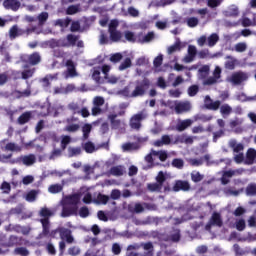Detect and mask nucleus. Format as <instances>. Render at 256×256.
<instances>
[{"label":"nucleus","instance_id":"obj_17","mask_svg":"<svg viewBox=\"0 0 256 256\" xmlns=\"http://www.w3.org/2000/svg\"><path fill=\"white\" fill-rule=\"evenodd\" d=\"M60 238L66 240L67 243H73L75 241L73 235H71V230L68 228L60 227Z\"/></svg>","mask_w":256,"mask_h":256},{"label":"nucleus","instance_id":"obj_7","mask_svg":"<svg viewBox=\"0 0 256 256\" xmlns=\"http://www.w3.org/2000/svg\"><path fill=\"white\" fill-rule=\"evenodd\" d=\"M79 211V206H70L67 204H63L62 206V212L61 217H71L73 215H77V212Z\"/></svg>","mask_w":256,"mask_h":256},{"label":"nucleus","instance_id":"obj_1","mask_svg":"<svg viewBox=\"0 0 256 256\" xmlns=\"http://www.w3.org/2000/svg\"><path fill=\"white\" fill-rule=\"evenodd\" d=\"M149 87H151V80H149V78H144L142 80L135 81L134 90L130 94L129 88H124L123 93L126 97H131L132 99L145 97L147 91H149Z\"/></svg>","mask_w":256,"mask_h":256},{"label":"nucleus","instance_id":"obj_26","mask_svg":"<svg viewBox=\"0 0 256 256\" xmlns=\"http://www.w3.org/2000/svg\"><path fill=\"white\" fill-rule=\"evenodd\" d=\"M229 147L230 149H233L234 153H241V151L245 149L241 143L237 144V140L235 139L230 140Z\"/></svg>","mask_w":256,"mask_h":256},{"label":"nucleus","instance_id":"obj_20","mask_svg":"<svg viewBox=\"0 0 256 256\" xmlns=\"http://www.w3.org/2000/svg\"><path fill=\"white\" fill-rule=\"evenodd\" d=\"M256 161V150L253 148H249L246 153V164L253 165Z\"/></svg>","mask_w":256,"mask_h":256},{"label":"nucleus","instance_id":"obj_28","mask_svg":"<svg viewBox=\"0 0 256 256\" xmlns=\"http://www.w3.org/2000/svg\"><path fill=\"white\" fill-rule=\"evenodd\" d=\"M219 43V35L217 33H212L207 38V45L208 47H215Z\"/></svg>","mask_w":256,"mask_h":256},{"label":"nucleus","instance_id":"obj_22","mask_svg":"<svg viewBox=\"0 0 256 256\" xmlns=\"http://www.w3.org/2000/svg\"><path fill=\"white\" fill-rule=\"evenodd\" d=\"M31 117L32 114L30 111L22 113L17 119L18 125H25L26 123H29V121H31Z\"/></svg>","mask_w":256,"mask_h":256},{"label":"nucleus","instance_id":"obj_58","mask_svg":"<svg viewBox=\"0 0 256 256\" xmlns=\"http://www.w3.org/2000/svg\"><path fill=\"white\" fill-rule=\"evenodd\" d=\"M97 203H101L102 205H107V203H109V196L101 193L98 194Z\"/></svg>","mask_w":256,"mask_h":256},{"label":"nucleus","instance_id":"obj_11","mask_svg":"<svg viewBox=\"0 0 256 256\" xmlns=\"http://www.w3.org/2000/svg\"><path fill=\"white\" fill-rule=\"evenodd\" d=\"M197 57V47L193 45L188 46L187 55L183 58L184 63H193Z\"/></svg>","mask_w":256,"mask_h":256},{"label":"nucleus","instance_id":"obj_64","mask_svg":"<svg viewBox=\"0 0 256 256\" xmlns=\"http://www.w3.org/2000/svg\"><path fill=\"white\" fill-rule=\"evenodd\" d=\"M144 251L145 252L143 254L136 252L132 256H153V251H155V248L150 249V250H144Z\"/></svg>","mask_w":256,"mask_h":256},{"label":"nucleus","instance_id":"obj_14","mask_svg":"<svg viewBox=\"0 0 256 256\" xmlns=\"http://www.w3.org/2000/svg\"><path fill=\"white\" fill-rule=\"evenodd\" d=\"M3 7L11 9V11H19L21 8V2L19 0H4Z\"/></svg>","mask_w":256,"mask_h":256},{"label":"nucleus","instance_id":"obj_2","mask_svg":"<svg viewBox=\"0 0 256 256\" xmlns=\"http://www.w3.org/2000/svg\"><path fill=\"white\" fill-rule=\"evenodd\" d=\"M153 157H158L159 161L162 163H165L167 159H169V154L166 150H154L152 149L149 154H147L144 158V161L147 163V166L145 169H153V167H159L161 163L155 162V159Z\"/></svg>","mask_w":256,"mask_h":256},{"label":"nucleus","instance_id":"obj_54","mask_svg":"<svg viewBox=\"0 0 256 256\" xmlns=\"http://www.w3.org/2000/svg\"><path fill=\"white\" fill-rule=\"evenodd\" d=\"M227 59H231L225 62V69H229V71H233L235 69V60L231 56H227Z\"/></svg>","mask_w":256,"mask_h":256},{"label":"nucleus","instance_id":"obj_3","mask_svg":"<svg viewBox=\"0 0 256 256\" xmlns=\"http://www.w3.org/2000/svg\"><path fill=\"white\" fill-rule=\"evenodd\" d=\"M53 215H55V213L47 207H43L39 211V217H41L40 223L42 225V235H44V237H49V229H51L50 219L53 217Z\"/></svg>","mask_w":256,"mask_h":256},{"label":"nucleus","instance_id":"obj_34","mask_svg":"<svg viewBox=\"0 0 256 256\" xmlns=\"http://www.w3.org/2000/svg\"><path fill=\"white\" fill-rule=\"evenodd\" d=\"M15 95H16L17 99H21V97H31V88L28 87L24 91L16 90Z\"/></svg>","mask_w":256,"mask_h":256},{"label":"nucleus","instance_id":"obj_42","mask_svg":"<svg viewBox=\"0 0 256 256\" xmlns=\"http://www.w3.org/2000/svg\"><path fill=\"white\" fill-rule=\"evenodd\" d=\"M68 155L69 157H77V155H81V147H69Z\"/></svg>","mask_w":256,"mask_h":256},{"label":"nucleus","instance_id":"obj_53","mask_svg":"<svg viewBox=\"0 0 256 256\" xmlns=\"http://www.w3.org/2000/svg\"><path fill=\"white\" fill-rule=\"evenodd\" d=\"M237 231H245L247 224L245 223V219H239L235 222Z\"/></svg>","mask_w":256,"mask_h":256},{"label":"nucleus","instance_id":"obj_44","mask_svg":"<svg viewBox=\"0 0 256 256\" xmlns=\"http://www.w3.org/2000/svg\"><path fill=\"white\" fill-rule=\"evenodd\" d=\"M185 165V162L181 158H174L172 160V167H175L176 169H183Z\"/></svg>","mask_w":256,"mask_h":256},{"label":"nucleus","instance_id":"obj_59","mask_svg":"<svg viewBox=\"0 0 256 256\" xmlns=\"http://www.w3.org/2000/svg\"><path fill=\"white\" fill-rule=\"evenodd\" d=\"M49 19V13L42 12L38 15L39 25H45V22Z\"/></svg>","mask_w":256,"mask_h":256},{"label":"nucleus","instance_id":"obj_23","mask_svg":"<svg viewBox=\"0 0 256 256\" xmlns=\"http://www.w3.org/2000/svg\"><path fill=\"white\" fill-rule=\"evenodd\" d=\"M66 67L69 77H77V70L75 69V63L73 60H67Z\"/></svg>","mask_w":256,"mask_h":256},{"label":"nucleus","instance_id":"obj_55","mask_svg":"<svg viewBox=\"0 0 256 256\" xmlns=\"http://www.w3.org/2000/svg\"><path fill=\"white\" fill-rule=\"evenodd\" d=\"M223 3V0H207V7H210V9H215L219 7Z\"/></svg>","mask_w":256,"mask_h":256},{"label":"nucleus","instance_id":"obj_4","mask_svg":"<svg viewBox=\"0 0 256 256\" xmlns=\"http://www.w3.org/2000/svg\"><path fill=\"white\" fill-rule=\"evenodd\" d=\"M117 27H119V20H111L108 25V33L110 35V40H112L113 43H119V41H122L123 39V33L117 30Z\"/></svg>","mask_w":256,"mask_h":256},{"label":"nucleus","instance_id":"obj_49","mask_svg":"<svg viewBox=\"0 0 256 256\" xmlns=\"http://www.w3.org/2000/svg\"><path fill=\"white\" fill-rule=\"evenodd\" d=\"M68 109L69 111H72L73 115H79V111H80L79 104L72 102L68 104Z\"/></svg>","mask_w":256,"mask_h":256},{"label":"nucleus","instance_id":"obj_18","mask_svg":"<svg viewBox=\"0 0 256 256\" xmlns=\"http://www.w3.org/2000/svg\"><path fill=\"white\" fill-rule=\"evenodd\" d=\"M209 224L216 227H223V219H221V214L214 212L210 218Z\"/></svg>","mask_w":256,"mask_h":256},{"label":"nucleus","instance_id":"obj_61","mask_svg":"<svg viewBox=\"0 0 256 256\" xmlns=\"http://www.w3.org/2000/svg\"><path fill=\"white\" fill-rule=\"evenodd\" d=\"M131 67V58H126L119 66V71H125Z\"/></svg>","mask_w":256,"mask_h":256},{"label":"nucleus","instance_id":"obj_6","mask_svg":"<svg viewBox=\"0 0 256 256\" xmlns=\"http://www.w3.org/2000/svg\"><path fill=\"white\" fill-rule=\"evenodd\" d=\"M172 191H174V193H179V191H191V184H189L187 180H176Z\"/></svg>","mask_w":256,"mask_h":256},{"label":"nucleus","instance_id":"obj_60","mask_svg":"<svg viewBox=\"0 0 256 256\" xmlns=\"http://www.w3.org/2000/svg\"><path fill=\"white\" fill-rule=\"evenodd\" d=\"M69 143H71V136H64L60 144L62 151H65V149H67V145H69Z\"/></svg>","mask_w":256,"mask_h":256},{"label":"nucleus","instance_id":"obj_48","mask_svg":"<svg viewBox=\"0 0 256 256\" xmlns=\"http://www.w3.org/2000/svg\"><path fill=\"white\" fill-rule=\"evenodd\" d=\"M83 149L86 153H93L95 151V144H93L91 141H88L83 145Z\"/></svg>","mask_w":256,"mask_h":256},{"label":"nucleus","instance_id":"obj_52","mask_svg":"<svg viewBox=\"0 0 256 256\" xmlns=\"http://www.w3.org/2000/svg\"><path fill=\"white\" fill-rule=\"evenodd\" d=\"M197 93H199V86L198 85L194 84V85H191L188 88L189 97H195V95H197Z\"/></svg>","mask_w":256,"mask_h":256},{"label":"nucleus","instance_id":"obj_12","mask_svg":"<svg viewBox=\"0 0 256 256\" xmlns=\"http://www.w3.org/2000/svg\"><path fill=\"white\" fill-rule=\"evenodd\" d=\"M230 81L234 85H241V83H243V81H247V74L243 73V72H236V73L232 74Z\"/></svg>","mask_w":256,"mask_h":256},{"label":"nucleus","instance_id":"obj_8","mask_svg":"<svg viewBox=\"0 0 256 256\" xmlns=\"http://www.w3.org/2000/svg\"><path fill=\"white\" fill-rule=\"evenodd\" d=\"M143 119H145L143 113L133 115L130 119L131 129H136V131H139V129H141V121H143Z\"/></svg>","mask_w":256,"mask_h":256},{"label":"nucleus","instance_id":"obj_40","mask_svg":"<svg viewBox=\"0 0 256 256\" xmlns=\"http://www.w3.org/2000/svg\"><path fill=\"white\" fill-rule=\"evenodd\" d=\"M91 129H93L91 124H84V126L82 127L83 139H89Z\"/></svg>","mask_w":256,"mask_h":256},{"label":"nucleus","instance_id":"obj_37","mask_svg":"<svg viewBox=\"0 0 256 256\" xmlns=\"http://www.w3.org/2000/svg\"><path fill=\"white\" fill-rule=\"evenodd\" d=\"M147 189H148V191L161 193V189H163V186H160V184H158V182L150 183L147 185Z\"/></svg>","mask_w":256,"mask_h":256},{"label":"nucleus","instance_id":"obj_30","mask_svg":"<svg viewBox=\"0 0 256 256\" xmlns=\"http://www.w3.org/2000/svg\"><path fill=\"white\" fill-rule=\"evenodd\" d=\"M220 113L224 117H229V115L233 113V108L229 106V104H223L222 106H220Z\"/></svg>","mask_w":256,"mask_h":256},{"label":"nucleus","instance_id":"obj_47","mask_svg":"<svg viewBox=\"0 0 256 256\" xmlns=\"http://www.w3.org/2000/svg\"><path fill=\"white\" fill-rule=\"evenodd\" d=\"M37 199V191L36 190H31L26 194V201L29 203H33Z\"/></svg>","mask_w":256,"mask_h":256},{"label":"nucleus","instance_id":"obj_24","mask_svg":"<svg viewBox=\"0 0 256 256\" xmlns=\"http://www.w3.org/2000/svg\"><path fill=\"white\" fill-rule=\"evenodd\" d=\"M225 17H237L239 15V7L236 5H231L228 9L224 12Z\"/></svg>","mask_w":256,"mask_h":256},{"label":"nucleus","instance_id":"obj_41","mask_svg":"<svg viewBox=\"0 0 256 256\" xmlns=\"http://www.w3.org/2000/svg\"><path fill=\"white\" fill-rule=\"evenodd\" d=\"M15 255L29 256V250L26 247H17L14 249Z\"/></svg>","mask_w":256,"mask_h":256},{"label":"nucleus","instance_id":"obj_63","mask_svg":"<svg viewBox=\"0 0 256 256\" xmlns=\"http://www.w3.org/2000/svg\"><path fill=\"white\" fill-rule=\"evenodd\" d=\"M53 57H56V59H63V57H65V51H63L62 49H54L53 50Z\"/></svg>","mask_w":256,"mask_h":256},{"label":"nucleus","instance_id":"obj_25","mask_svg":"<svg viewBox=\"0 0 256 256\" xmlns=\"http://www.w3.org/2000/svg\"><path fill=\"white\" fill-rule=\"evenodd\" d=\"M28 63L30 65H39L41 63V55L39 52H34L28 56Z\"/></svg>","mask_w":256,"mask_h":256},{"label":"nucleus","instance_id":"obj_31","mask_svg":"<svg viewBox=\"0 0 256 256\" xmlns=\"http://www.w3.org/2000/svg\"><path fill=\"white\" fill-rule=\"evenodd\" d=\"M168 55H173L176 51H181V40H177L173 45L168 47Z\"/></svg>","mask_w":256,"mask_h":256},{"label":"nucleus","instance_id":"obj_21","mask_svg":"<svg viewBox=\"0 0 256 256\" xmlns=\"http://www.w3.org/2000/svg\"><path fill=\"white\" fill-rule=\"evenodd\" d=\"M108 119L111 123V129L117 130L121 129V120L117 119V114H110Z\"/></svg>","mask_w":256,"mask_h":256},{"label":"nucleus","instance_id":"obj_43","mask_svg":"<svg viewBox=\"0 0 256 256\" xmlns=\"http://www.w3.org/2000/svg\"><path fill=\"white\" fill-rule=\"evenodd\" d=\"M205 176H203L200 172H192L191 173V181L193 183H201V180L204 179Z\"/></svg>","mask_w":256,"mask_h":256},{"label":"nucleus","instance_id":"obj_19","mask_svg":"<svg viewBox=\"0 0 256 256\" xmlns=\"http://www.w3.org/2000/svg\"><path fill=\"white\" fill-rule=\"evenodd\" d=\"M191 125H193V120L191 119H185V120L179 121L176 124V131L183 132L185 131V129H189Z\"/></svg>","mask_w":256,"mask_h":256},{"label":"nucleus","instance_id":"obj_51","mask_svg":"<svg viewBox=\"0 0 256 256\" xmlns=\"http://www.w3.org/2000/svg\"><path fill=\"white\" fill-rule=\"evenodd\" d=\"M186 23L188 27L194 28L197 27V25H199V19L197 17H190L186 20Z\"/></svg>","mask_w":256,"mask_h":256},{"label":"nucleus","instance_id":"obj_62","mask_svg":"<svg viewBox=\"0 0 256 256\" xmlns=\"http://www.w3.org/2000/svg\"><path fill=\"white\" fill-rule=\"evenodd\" d=\"M48 191L50 193H61V191H63V187L59 184H53L49 187Z\"/></svg>","mask_w":256,"mask_h":256},{"label":"nucleus","instance_id":"obj_38","mask_svg":"<svg viewBox=\"0 0 256 256\" xmlns=\"http://www.w3.org/2000/svg\"><path fill=\"white\" fill-rule=\"evenodd\" d=\"M33 75H35V68L24 70L21 73V77L24 80L31 79Z\"/></svg>","mask_w":256,"mask_h":256},{"label":"nucleus","instance_id":"obj_33","mask_svg":"<svg viewBox=\"0 0 256 256\" xmlns=\"http://www.w3.org/2000/svg\"><path fill=\"white\" fill-rule=\"evenodd\" d=\"M110 174L114 175V177H121V175H123V166H113L110 169Z\"/></svg>","mask_w":256,"mask_h":256},{"label":"nucleus","instance_id":"obj_46","mask_svg":"<svg viewBox=\"0 0 256 256\" xmlns=\"http://www.w3.org/2000/svg\"><path fill=\"white\" fill-rule=\"evenodd\" d=\"M165 181H167V177H165L163 171H160L156 176V183L160 185V187H163V183H165Z\"/></svg>","mask_w":256,"mask_h":256},{"label":"nucleus","instance_id":"obj_16","mask_svg":"<svg viewBox=\"0 0 256 256\" xmlns=\"http://www.w3.org/2000/svg\"><path fill=\"white\" fill-rule=\"evenodd\" d=\"M191 111V103L190 102H180L175 105V112L178 115H181V113H187Z\"/></svg>","mask_w":256,"mask_h":256},{"label":"nucleus","instance_id":"obj_29","mask_svg":"<svg viewBox=\"0 0 256 256\" xmlns=\"http://www.w3.org/2000/svg\"><path fill=\"white\" fill-rule=\"evenodd\" d=\"M81 36L79 35H74V34H68L66 36V41L69 45V47H75L77 45L78 39H80Z\"/></svg>","mask_w":256,"mask_h":256},{"label":"nucleus","instance_id":"obj_36","mask_svg":"<svg viewBox=\"0 0 256 256\" xmlns=\"http://www.w3.org/2000/svg\"><path fill=\"white\" fill-rule=\"evenodd\" d=\"M56 25L62 28L69 27V25H71V18L67 17L65 19H58L56 20Z\"/></svg>","mask_w":256,"mask_h":256},{"label":"nucleus","instance_id":"obj_57","mask_svg":"<svg viewBox=\"0 0 256 256\" xmlns=\"http://www.w3.org/2000/svg\"><path fill=\"white\" fill-rule=\"evenodd\" d=\"M79 13V7L77 5H70L66 9V15H75Z\"/></svg>","mask_w":256,"mask_h":256},{"label":"nucleus","instance_id":"obj_39","mask_svg":"<svg viewBox=\"0 0 256 256\" xmlns=\"http://www.w3.org/2000/svg\"><path fill=\"white\" fill-rule=\"evenodd\" d=\"M20 239L15 236L11 235L7 241V247H15L16 245H19Z\"/></svg>","mask_w":256,"mask_h":256},{"label":"nucleus","instance_id":"obj_5","mask_svg":"<svg viewBox=\"0 0 256 256\" xmlns=\"http://www.w3.org/2000/svg\"><path fill=\"white\" fill-rule=\"evenodd\" d=\"M37 161V157H35V154H29V155H22L15 160H11V165H15V163H18L19 165H26V167H31V165H35Z\"/></svg>","mask_w":256,"mask_h":256},{"label":"nucleus","instance_id":"obj_32","mask_svg":"<svg viewBox=\"0 0 256 256\" xmlns=\"http://www.w3.org/2000/svg\"><path fill=\"white\" fill-rule=\"evenodd\" d=\"M168 241L179 243V241H181V231L174 230V232L168 236Z\"/></svg>","mask_w":256,"mask_h":256},{"label":"nucleus","instance_id":"obj_13","mask_svg":"<svg viewBox=\"0 0 256 256\" xmlns=\"http://www.w3.org/2000/svg\"><path fill=\"white\" fill-rule=\"evenodd\" d=\"M81 203V196L77 193L66 196L65 204L70 205L71 207H78Z\"/></svg>","mask_w":256,"mask_h":256},{"label":"nucleus","instance_id":"obj_15","mask_svg":"<svg viewBox=\"0 0 256 256\" xmlns=\"http://www.w3.org/2000/svg\"><path fill=\"white\" fill-rule=\"evenodd\" d=\"M154 147H163V145H173V139L171 136L164 134L161 139L154 141Z\"/></svg>","mask_w":256,"mask_h":256},{"label":"nucleus","instance_id":"obj_45","mask_svg":"<svg viewBox=\"0 0 256 256\" xmlns=\"http://www.w3.org/2000/svg\"><path fill=\"white\" fill-rule=\"evenodd\" d=\"M19 33V26L13 25L9 30L10 39H17Z\"/></svg>","mask_w":256,"mask_h":256},{"label":"nucleus","instance_id":"obj_10","mask_svg":"<svg viewBox=\"0 0 256 256\" xmlns=\"http://www.w3.org/2000/svg\"><path fill=\"white\" fill-rule=\"evenodd\" d=\"M205 107L206 109H209L210 111H217L221 107V101L216 100L213 102V99H211V96H206L205 100Z\"/></svg>","mask_w":256,"mask_h":256},{"label":"nucleus","instance_id":"obj_56","mask_svg":"<svg viewBox=\"0 0 256 256\" xmlns=\"http://www.w3.org/2000/svg\"><path fill=\"white\" fill-rule=\"evenodd\" d=\"M235 51L237 53H244V51H247V44L245 42H239L235 45Z\"/></svg>","mask_w":256,"mask_h":256},{"label":"nucleus","instance_id":"obj_50","mask_svg":"<svg viewBox=\"0 0 256 256\" xmlns=\"http://www.w3.org/2000/svg\"><path fill=\"white\" fill-rule=\"evenodd\" d=\"M246 195L250 197H255L256 195V184H250L246 187Z\"/></svg>","mask_w":256,"mask_h":256},{"label":"nucleus","instance_id":"obj_9","mask_svg":"<svg viewBox=\"0 0 256 256\" xmlns=\"http://www.w3.org/2000/svg\"><path fill=\"white\" fill-rule=\"evenodd\" d=\"M140 249H143L144 251L153 249V242H141L140 244H132L128 246V251H139Z\"/></svg>","mask_w":256,"mask_h":256},{"label":"nucleus","instance_id":"obj_35","mask_svg":"<svg viewBox=\"0 0 256 256\" xmlns=\"http://www.w3.org/2000/svg\"><path fill=\"white\" fill-rule=\"evenodd\" d=\"M79 129H81L79 124H68L66 127H64V131L67 133H77Z\"/></svg>","mask_w":256,"mask_h":256},{"label":"nucleus","instance_id":"obj_27","mask_svg":"<svg viewBox=\"0 0 256 256\" xmlns=\"http://www.w3.org/2000/svg\"><path fill=\"white\" fill-rule=\"evenodd\" d=\"M124 38L125 40H122L123 43L125 41H128V43H137V36L129 30L124 31Z\"/></svg>","mask_w":256,"mask_h":256}]
</instances>
